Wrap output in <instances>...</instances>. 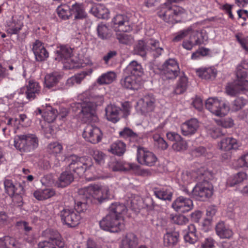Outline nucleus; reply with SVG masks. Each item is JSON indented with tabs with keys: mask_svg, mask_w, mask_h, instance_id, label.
<instances>
[{
	"mask_svg": "<svg viewBox=\"0 0 248 248\" xmlns=\"http://www.w3.org/2000/svg\"><path fill=\"white\" fill-rule=\"evenodd\" d=\"M68 167L66 170L59 176L56 185L59 187H64L70 185L74 180L72 170L79 177L85 176L89 180L108 178V174H103L100 170H96L93 166L92 159L87 156L78 157L71 155L68 158Z\"/></svg>",
	"mask_w": 248,
	"mask_h": 248,
	"instance_id": "obj_1",
	"label": "nucleus"
},
{
	"mask_svg": "<svg viewBox=\"0 0 248 248\" xmlns=\"http://www.w3.org/2000/svg\"><path fill=\"white\" fill-rule=\"evenodd\" d=\"M104 96L96 94L90 90L78 96V102L71 105L70 111L77 113L78 119L83 123L96 121V109L104 103Z\"/></svg>",
	"mask_w": 248,
	"mask_h": 248,
	"instance_id": "obj_2",
	"label": "nucleus"
},
{
	"mask_svg": "<svg viewBox=\"0 0 248 248\" xmlns=\"http://www.w3.org/2000/svg\"><path fill=\"white\" fill-rule=\"evenodd\" d=\"M125 206L119 202L112 203L108 214L100 221V226L104 230L113 232H118L124 228L123 216L126 212Z\"/></svg>",
	"mask_w": 248,
	"mask_h": 248,
	"instance_id": "obj_3",
	"label": "nucleus"
},
{
	"mask_svg": "<svg viewBox=\"0 0 248 248\" xmlns=\"http://www.w3.org/2000/svg\"><path fill=\"white\" fill-rule=\"evenodd\" d=\"M157 15L166 22L175 23L186 19L187 14L181 7L164 4L158 8Z\"/></svg>",
	"mask_w": 248,
	"mask_h": 248,
	"instance_id": "obj_4",
	"label": "nucleus"
},
{
	"mask_svg": "<svg viewBox=\"0 0 248 248\" xmlns=\"http://www.w3.org/2000/svg\"><path fill=\"white\" fill-rule=\"evenodd\" d=\"M79 193L83 199H93L99 202L109 198L110 193L108 186L101 184L91 185L81 188Z\"/></svg>",
	"mask_w": 248,
	"mask_h": 248,
	"instance_id": "obj_5",
	"label": "nucleus"
},
{
	"mask_svg": "<svg viewBox=\"0 0 248 248\" xmlns=\"http://www.w3.org/2000/svg\"><path fill=\"white\" fill-rule=\"evenodd\" d=\"M158 45V41L152 39L146 41L140 40L135 47V50L137 54L142 57L149 53L154 57H158L163 51V49L159 47Z\"/></svg>",
	"mask_w": 248,
	"mask_h": 248,
	"instance_id": "obj_6",
	"label": "nucleus"
},
{
	"mask_svg": "<svg viewBox=\"0 0 248 248\" xmlns=\"http://www.w3.org/2000/svg\"><path fill=\"white\" fill-rule=\"evenodd\" d=\"M14 145L21 152H31L38 147V140L32 134L19 135L15 139Z\"/></svg>",
	"mask_w": 248,
	"mask_h": 248,
	"instance_id": "obj_7",
	"label": "nucleus"
},
{
	"mask_svg": "<svg viewBox=\"0 0 248 248\" xmlns=\"http://www.w3.org/2000/svg\"><path fill=\"white\" fill-rule=\"evenodd\" d=\"M212 176L209 179L205 178V175L202 176L204 182L198 183L193 188L191 192V196L199 201H205L210 198L213 194V186L212 184L207 182L208 180L211 179Z\"/></svg>",
	"mask_w": 248,
	"mask_h": 248,
	"instance_id": "obj_8",
	"label": "nucleus"
},
{
	"mask_svg": "<svg viewBox=\"0 0 248 248\" xmlns=\"http://www.w3.org/2000/svg\"><path fill=\"white\" fill-rule=\"evenodd\" d=\"M206 108L214 115L223 117L230 110L228 103L217 97L209 98L205 102Z\"/></svg>",
	"mask_w": 248,
	"mask_h": 248,
	"instance_id": "obj_9",
	"label": "nucleus"
},
{
	"mask_svg": "<svg viewBox=\"0 0 248 248\" xmlns=\"http://www.w3.org/2000/svg\"><path fill=\"white\" fill-rule=\"evenodd\" d=\"M43 235L47 238L48 241H43L38 244V248H56L55 244L59 248H63L64 242L60 233L56 231L47 229L43 232Z\"/></svg>",
	"mask_w": 248,
	"mask_h": 248,
	"instance_id": "obj_10",
	"label": "nucleus"
},
{
	"mask_svg": "<svg viewBox=\"0 0 248 248\" xmlns=\"http://www.w3.org/2000/svg\"><path fill=\"white\" fill-rule=\"evenodd\" d=\"M205 175V178L209 179L212 176V171L208 170L205 167L201 166L197 171H186L182 173L181 181L184 185H187L196 180H202V176Z\"/></svg>",
	"mask_w": 248,
	"mask_h": 248,
	"instance_id": "obj_11",
	"label": "nucleus"
},
{
	"mask_svg": "<svg viewBox=\"0 0 248 248\" xmlns=\"http://www.w3.org/2000/svg\"><path fill=\"white\" fill-rule=\"evenodd\" d=\"M62 223L70 228H74L79 224L81 219L80 215L72 209L65 208L61 212Z\"/></svg>",
	"mask_w": 248,
	"mask_h": 248,
	"instance_id": "obj_12",
	"label": "nucleus"
},
{
	"mask_svg": "<svg viewBox=\"0 0 248 248\" xmlns=\"http://www.w3.org/2000/svg\"><path fill=\"white\" fill-rule=\"evenodd\" d=\"M155 102V98L152 94L145 95L137 101L136 109L138 112L145 115L154 110Z\"/></svg>",
	"mask_w": 248,
	"mask_h": 248,
	"instance_id": "obj_13",
	"label": "nucleus"
},
{
	"mask_svg": "<svg viewBox=\"0 0 248 248\" xmlns=\"http://www.w3.org/2000/svg\"><path fill=\"white\" fill-rule=\"evenodd\" d=\"M102 137V133L101 130L92 124H88L83 132V137L85 140L93 144L99 142Z\"/></svg>",
	"mask_w": 248,
	"mask_h": 248,
	"instance_id": "obj_14",
	"label": "nucleus"
},
{
	"mask_svg": "<svg viewBox=\"0 0 248 248\" xmlns=\"http://www.w3.org/2000/svg\"><path fill=\"white\" fill-rule=\"evenodd\" d=\"M138 162L142 165L153 166L157 161L156 155L152 152L144 148H138L137 154Z\"/></svg>",
	"mask_w": 248,
	"mask_h": 248,
	"instance_id": "obj_15",
	"label": "nucleus"
},
{
	"mask_svg": "<svg viewBox=\"0 0 248 248\" xmlns=\"http://www.w3.org/2000/svg\"><path fill=\"white\" fill-rule=\"evenodd\" d=\"M112 26L116 32H127L131 30L128 17L124 15H117L112 20Z\"/></svg>",
	"mask_w": 248,
	"mask_h": 248,
	"instance_id": "obj_16",
	"label": "nucleus"
},
{
	"mask_svg": "<svg viewBox=\"0 0 248 248\" xmlns=\"http://www.w3.org/2000/svg\"><path fill=\"white\" fill-rule=\"evenodd\" d=\"M163 72L166 78L173 79L179 72L178 64L174 59L167 60L162 65Z\"/></svg>",
	"mask_w": 248,
	"mask_h": 248,
	"instance_id": "obj_17",
	"label": "nucleus"
},
{
	"mask_svg": "<svg viewBox=\"0 0 248 248\" xmlns=\"http://www.w3.org/2000/svg\"><path fill=\"white\" fill-rule=\"evenodd\" d=\"M193 202L189 198L179 196L172 202L171 206L176 212L185 213L193 208Z\"/></svg>",
	"mask_w": 248,
	"mask_h": 248,
	"instance_id": "obj_18",
	"label": "nucleus"
},
{
	"mask_svg": "<svg viewBox=\"0 0 248 248\" xmlns=\"http://www.w3.org/2000/svg\"><path fill=\"white\" fill-rule=\"evenodd\" d=\"M32 49L37 61H44L48 57V52L45 48L43 44L39 40H36L33 43Z\"/></svg>",
	"mask_w": 248,
	"mask_h": 248,
	"instance_id": "obj_19",
	"label": "nucleus"
},
{
	"mask_svg": "<svg viewBox=\"0 0 248 248\" xmlns=\"http://www.w3.org/2000/svg\"><path fill=\"white\" fill-rule=\"evenodd\" d=\"M248 69V63L245 61L239 64L236 68L235 80L244 85L243 89H248V80L246 79Z\"/></svg>",
	"mask_w": 248,
	"mask_h": 248,
	"instance_id": "obj_20",
	"label": "nucleus"
},
{
	"mask_svg": "<svg viewBox=\"0 0 248 248\" xmlns=\"http://www.w3.org/2000/svg\"><path fill=\"white\" fill-rule=\"evenodd\" d=\"M197 76L202 79L213 80L217 76V70L214 66L202 67L196 70Z\"/></svg>",
	"mask_w": 248,
	"mask_h": 248,
	"instance_id": "obj_21",
	"label": "nucleus"
},
{
	"mask_svg": "<svg viewBox=\"0 0 248 248\" xmlns=\"http://www.w3.org/2000/svg\"><path fill=\"white\" fill-rule=\"evenodd\" d=\"M72 49L67 46H62L56 51L55 60L63 63H69L72 55Z\"/></svg>",
	"mask_w": 248,
	"mask_h": 248,
	"instance_id": "obj_22",
	"label": "nucleus"
},
{
	"mask_svg": "<svg viewBox=\"0 0 248 248\" xmlns=\"http://www.w3.org/2000/svg\"><path fill=\"white\" fill-rule=\"evenodd\" d=\"M218 146L220 149L227 151L237 149L240 146V143L232 137H227L220 140Z\"/></svg>",
	"mask_w": 248,
	"mask_h": 248,
	"instance_id": "obj_23",
	"label": "nucleus"
},
{
	"mask_svg": "<svg viewBox=\"0 0 248 248\" xmlns=\"http://www.w3.org/2000/svg\"><path fill=\"white\" fill-rule=\"evenodd\" d=\"M105 111L107 120L114 123H117L122 117L121 108L114 105H108Z\"/></svg>",
	"mask_w": 248,
	"mask_h": 248,
	"instance_id": "obj_24",
	"label": "nucleus"
},
{
	"mask_svg": "<svg viewBox=\"0 0 248 248\" xmlns=\"http://www.w3.org/2000/svg\"><path fill=\"white\" fill-rule=\"evenodd\" d=\"M217 234L221 239H230L233 235V232L230 226L224 222H218L216 227Z\"/></svg>",
	"mask_w": 248,
	"mask_h": 248,
	"instance_id": "obj_25",
	"label": "nucleus"
},
{
	"mask_svg": "<svg viewBox=\"0 0 248 248\" xmlns=\"http://www.w3.org/2000/svg\"><path fill=\"white\" fill-rule=\"evenodd\" d=\"M199 126L198 120L196 119H191L182 124V133L184 136L191 135L196 132Z\"/></svg>",
	"mask_w": 248,
	"mask_h": 248,
	"instance_id": "obj_26",
	"label": "nucleus"
},
{
	"mask_svg": "<svg viewBox=\"0 0 248 248\" xmlns=\"http://www.w3.org/2000/svg\"><path fill=\"white\" fill-rule=\"evenodd\" d=\"M180 235L176 231L167 232L163 236V243L165 247L172 248L179 241Z\"/></svg>",
	"mask_w": 248,
	"mask_h": 248,
	"instance_id": "obj_27",
	"label": "nucleus"
},
{
	"mask_svg": "<svg viewBox=\"0 0 248 248\" xmlns=\"http://www.w3.org/2000/svg\"><path fill=\"white\" fill-rule=\"evenodd\" d=\"M244 85L241 82L235 80L232 83H229L226 87V93L230 96H235L237 94L242 93L248 89H243Z\"/></svg>",
	"mask_w": 248,
	"mask_h": 248,
	"instance_id": "obj_28",
	"label": "nucleus"
},
{
	"mask_svg": "<svg viewBox=\"0 0 248 248\" xmlns=\"http://www.w3.org/2000/svg\"><path fill=\"white\" fill-rule=\"evenodd\" d=\"M121 83L123 87L131 90H138L141 85L140 78L130 75L122 79Z\"/></svg>",
	"mask_w": 248,
	"mask_h": 248,
	"instance_id": "obj_29",
	"label": "nucleus"
},
{
	"mask_svg": "<svg viewBox=\"0 0 248 248\" xmlns=\"http://www.w3.org/2000/svg\"><path fill=\"white\" fill-rule=\"evenodd\" d=\"M109 168L113 171H127L134 169L133 164L117 161L112 158L108 163Z\"/></svg>",
	"mask_w": 248,
	"mask_h": 248,
	"instance_id": "obj_30",
	"label": "nucleus"
},
{
	"mask_svg": "<svg viewBox=\"0 0 248 248\" xmlns=\"http://www.w3.org/2000/svg\"><path fill=\"white\" fill-rule=\"evenodd\" d=\"M25 88L27 99L29 100L33 99L40 90V87L38 83L32 79L29 81L26 87Z\"/></svg>",
	"mask_w": 248,
	"mask_h": 248,
	"instance_id": "obj_31",
	"label": "nucleus"
},
{
	"mask_svg": "<svg viewBox=\"0 0 248 248\" xmlns=\"http://www.w3.org/2000/svg\"><path fill=\"white\" fill-rule=\"evenodd\" d=\"M190 35V39L193 40L196 45L204 44L207 43L208 39L205 30H202L200 31H192L191 29Z\"/></svg>",
	"mask_w": 248,
	"mask_h": 248,
	"instance_id": "obj_32",
	"label": "nucleus"
},
{
	"mask_svg": "<svg viewBox=\"0 0 248 248\" xmlns=\"http://www.w3.org/2000/svg\"><path fill=\"white\" fill-rule=\"evenodd\" d=\"M125 71L127 74L140 78L143 73L141 65L135 61H132L127 65Z\"/></svg>",
	"mask_w": 248,
	"mask_h": 248,
	"instance_id": "obj_33",
	"label": "nucleus"
},
{
	"mask_svg": "<svg viewBox=\"0 0 248 248\" xmlns=\"http://www.w3.org/2000/svg\"><path fill=\"white\" fill-rule=\"evenodd\" d=\"M138 238L133 233H127L123 238L120 248H136L138 245Z\"/></svg>",
	"mask_w": 248,
	"mask_h": 248,
	"instance_id": "obj_34",
	"label": "nucleus"
},
{
	"mask_svg": "<svg viewBox=\"0 0 248 248\" xmlns=\"http://www.w3.org/2000/svg\"><path fill=\"white\" fill-rule=\"evenodd\" d=\"M247 178V174L244 172H239L230 176L227 184L230 186H236L237 188L241 186L242 183Z\"/></svg>",
	"mask_w": 248,
	"mask_h": 248,
	"instance_id": "obj_35",
	"label": "nucleus"
},
{
	"mask_svg": "<svg viewBox=\"0 0 248 248\" xmlns=\"http://www.w3.org/2000/svg\"><path fill=\"white\" fill-rule=\"evenodd\" d=\"M90 11L95 16L98 18L107 19L109 16L108 10L104 5L101 4L93 6Z\"/></svg>",
	"mask_w": 248,
	"mask_h": 248,
	"instance_id": "obj_36",
	"label": "nucleus"
},
{
	"mask_svg": "<svg viewBox=\"0 0 248 248\" xmlns=\"http://www.w3.org/2000/svg\"><path fill=\"white\" fill-rule=\"evenodd\" d=\"M4 185L6 192L11 197L19 194L20 191L22 189L19 185L14 184L13 182L9 179H5Z\"/></svg>",
	"mask_w": 248,
	"mask_h": 248,
	"instance_id": "obj_37",
	"label": "nucleus"
},
{
	"mask_svg": "<svg viewBox=\"0 0 248 248\" xmlns=\"http://www.w3.org/2000/svg\"><path fill=\"white\" fill-rule=\"evenodd\" d=\"M108 151L113 155L121 156L126 151V145L122 141L117 140L110 145Z\"/></svg>",
	"mask_w": 248,
	"mask_h": 248,
	"instance_id": "obj_38",
	"label": "nucleus"
},
{
	"mask_svg": "<svg viewBox=\"0 0 248 248\" xmlns=\"http://www.w3.org/2000/svg\"><path fill=\"white\" fill-rule=\"evenodd\" d=\"M186 232L184 237L186 242L190 244H194L198 239L197 231L195 226L193 224L188 226L187 229L186 230Z\"/></svg>",
	"mask_w": 248,
	"mask_h": 248,
	"instance_id": "obj_39",
	"label": "nucleus"
},
{
	"mask_svg": "<svg viewBox=\"0 0 248 248\" xmlns=\"http://www.w3.org/2000/svg\"><path fill=\"white\" fill-rule=\"evenodd\" d=\"M55 194V191L52 188H47L44 189H38L34 192V196L38 200L47 199Z\"/></svg>",
	"mask_w": 248,
	"mask_h": 248,
	"instance_id": "obj_40",
	"label": "nucleus"
},
{
	"mask_svg": "<svg viewBox=\"0 0 248 248\" xmlns=\"http://www.w3.org/2000/svg\"><path fill=\"white\" fill-rule=\"evenodd\" d=\"M154 192L157 198L162 200H170L172 197V192L169 187L155 188Z\"/></svg>",
	"mask_w": 248,
	"mask_h": 248,
	"instance_id": "obj_41",
	"label": "nucleus"
},
{
	"mask_svg": "<svg viewBox=\"0 0 248 248\" xmlns=\"http://www.w3.org/2000/svg\"><path fill=\"white\" fill-rule=\"evenodd\" d=\"M116 78V74L114 72L109 71L101 75L97 79L100 84H108L113 82Z\"/></svg>",
	"mask_w": 248,
	"mask_h": 248,
	"instance_id": "obj_42",
	"label": "nucleus"
},
{
	"mask_svg": "<svg viewBox=\"0 0 248 248\" xmlns=\"http://www.w3.org/2000/svg\"><path fill=\"white\" fill-rule=\"evenodd\" d=\"M60 78V75L56 72L46 75L45 79L46 86L49 88L55 86L59 82Z\"/></svg>",
	"mask_w": 248,
	"mask_h": 248,
	"instance_id": "obj_43",
	"label": "nucleus"
},
{
	"mask_svg": "<svg viewBox=\"0 0 248 248\" xmlns=\"http://www.w3.org/2000/svg\"><path fill=\"white\" fill-rule=\"evenodd\" d=\"M58 115L57 110L52 108L51 107H48L46 110L43 113L42 117L44 120L48 123L53 122Z\"/></svg>",
	"mask_w": 248,
	"mask_h": 248,
	"instance_id": "obj_44",
	"label": "nucleus"
},
{
	"mask_svg": "<svg viewBox=\"0 0 248 248\" xmlns=\"http://www.w3.org/2000/svg\"><path fill=\"white\" fill-rule=\"evenodd\" d=\"M98 36L102 39H107L110 37L111 32L108 27L105 24H99L97 28Z\"/></svg>",
	"mask_w": 248,
	"mask_h": 248,
	"instance_id": "obj_45",
	"label": "nucleus"
},
{
	"mask_svg": "<svg viewBox=\"0 0 248 248\" xmlns=\"http://www.w3.org/2000/svg\"><path fill=\"white\" fill-rule=\"evenodd\" d=\"M25 90V88H22L16 91L13 94L9 95L8 97L10 99H16L17 100L18 103H25L26 101L24 100V99L25 98L27 99V95Z\"/></svg>",
	"mask_w": 248,
	"mask_h": 248,
	"instance_id": "obj_46",
	"label": "nucleus"
},
{
	"mask_svg": "<svg viewBox=\"0 0 248 248\" xmlns=\"http://www.w3.org/2000/svg\"><path fill=\"white\" fill-rule=\"evenodd\" d=\"M58 16L63 19L68 18L72 14L71 9L67 4H62L58 6L57 9Z\"/></svg>",
	"mask_w": 248,
	"mask_h": 248,
	"instance_id": "obj_47",
	"label": "nucleus"
},
{
	"mask_svg": "<svg viewBox=\"0 0 248 248\" xmlns=\"http://www.w3.org/2000/svg\"><path fill=\"white\" fill-rule=\"evenodd\" d=\"M23 17H19V19L16 21L14 17L13 18V23L11 24V26L8 29L9 33L12 34H16L22 29L23 23L22 21Z\"/></svg>",
	"mask_w": 248,
	"mask_h": 248,
	"instance_id": "obj_48",
	"label": "nucleus"
},
{
	"mask_svg": "<svg viewBox=\"0 0 248 248\" xmlns=\"http://www.w3.org/2000/svg\"><path fill=\"white\" fill-rule=\"evenodd\" d=\"M233 166L236 168H248V153L242 155L233 162Z\"/></svg>",
	"mask_w": 248,
	"mask_h": 248,
	"instance_id": "obj_49",
	"label": "nucleus"
},
{
	"mask_svg": "<svg viewBox=\"0 0 248 248\" xmlns=\"http://www.w3.org/2000/svg\"><path fill=\"white\" fill-rule=\"evenodd\" d=\"M187 87V78L185 76L181 77L177 83L175 92L177 94H181L186 90Z\"/></svg>",
	"mask_w": 248,
	"mask_h": 248,
	"instance_id": "obj_50",
	"label": "nucleus"
},
{
	"mask_svg": "<svg viewBox=\"0 0 248 248\" xmlns=\"http://www.w3.org/2000/svg\"><path fill=\"white\" fill-rule=\"evenodd\" d=\"M207 134L214 139H217L222 135L221 130L214 124H209L206 127Z\"/></svg>",
	"mask_w": 248,
	"mask_h": 248,
	"instance_id": "obj_51",
	"label": "nucleus"
},
{
	"mask_svg": "<svg viewBox=\"0 0 248 248\" xmlns=\"http://www.w3.org/2000/svg\"><path fill=\"white\" fill-rule=\"evenodd\" d=\"M247 103V100L242 97H237L232 103L231 109L236 111L243 108Z\"/></svg>",
	"mask_w": 248,
	"mask_h": 248,
	"instance_id": "obj_52",
	"label": "nucleus"
},
{
	"mask_svg": "<svg viewBox=\"0 0 248 248\" xmlns=\"http://www.w3.org/2000/svg\"><path fill=\"white\" fill-rule=\"evenodd\" d=\"M72 14H75L76 18L82 19L86 17V14L84 12L81 5L73 4L71 8Z\"/></svg>",
	"mask_w": 248,
	"mask_h": 248,
	"instance_id": "obj_53",
	"label": "nucleus"
},
{
	"mask_svg": "<svg viewBox=\"0 0 248 248\" xmlns=\"http://www.w3.org/2000/svg\"><path fill=\"white\" fill-rule=\"evenodd\" d=\"M47 152L52 154H58L62 152V146L58 142L50 143L47 146Z\"/></svg>",
	"mask_w": 248,
	"mask_h": 248,
	"instance_id": "obj_54",
	"label": "nucleus"
},
{
	"mask_svg": "<svg viewBox=\"0 0 248 248\" xmlns=\"http://www.w3.org/2000/svg\"><path fill=\"white\" fill-rule=\"evenodd\" d=\"M125 32H117V38L121 43L129 44L133 42L132 37L125 33Z\"/></svg>",
	"mask_w": 248,
	"mask_h": 248,
	"instance_id": "obj_55",
	"label": "nucleus"
},
{
	"mask_svg": "<svg viewBox=\"0 0 248 248\" xmlns=\"http://www.w3.org/2000/svg\"><path fill=\"white\" fill-rule=\"evenodd\" d=\"M217 125L226 128H231L234 125L233 119L230 117H227L222 120H216Z\"/></svg>",
	"mask_w": 248,
	"mask_h": 248,
	"instance_id": "obj_56",
	"label": "nucleus"
},
{
	"mask_svg": "<svg viewBox=\"0 0 248 248\" xmlns=\"http://www.w3.org/2000/svg\"><path fill=\"white\" fill-rule=\"evenodd\" d=\"M172 149L177 152H182L186 150L187 148V145L186 141L184 140L182 138L178 141H176L172 144Z\"/></svg>",
	"mask_w": 248,
	"mask_h": 248,
	"instance_id": "obj_57",
	"label": "nucleus"
},
{
	"mask_svg": "<svg viewBox=\"0 0 248 248\" xmlns=\"http://www.w3.org/2000/svg\"><path fill=\"white\" fill-rule=\"evenodd\" d=\"M191 31V27H190L187 29L182 30L176 33L175 36L173 39L174 42H179L184 37L190 35Z\"/></svg>",
	"mask_w": 248,
	"mask_h": 248,
	"instance_id": "obj_58",
	"label": "nucleus"
},
{
	"mask_svg": "<svg viewBox=\"0 0 248 248\" xmlns=\"http://www.w3.org/2000/svg\"><path fill=\"white\" fill-rule=\"evenodd\" d=\"M93 156L97 164L102 165L104 163L106 155L102 152L98 150L93 151Z\"/></svg>",
	"mask_w": 248,
	"mask_h": 248,
	"instance_id": "obj_59",
	"label": "nucleus"
},
{
	"mask_svg": "<svg viewBox=\"0 0 248 248\" xmlns=\"http://www.w3.org/2000/svg\"><path fill=\"white\" fill-rule=\"evenodd\" d=\"M155 144L162 150H165L168 148V144L166 141L158 135H155L153 137Z\"/></svg>",
	"mask_w": 248,
	"mask_h": 248,
	"instance_id": "obj_60",
	"label": "nucleus"
},
{
	"mask_svg": "<svg viewBox=\"0 0 248 248\" xmlns=\"http://www.w3.org/2000/svg\"><path fill=\"white\" fill-rule=\"evenodd\" d=\"M235 37L241 46L248 51V37H244L241 33H239L235 35Z\"/></svg>",
	"mask_w": 248,
	"mask_h": 248,
	"instance_id": "obj_61",
	"label": "nucleus"
},
{
	"mask_svg": "<svg viewBox=\"0 0 248 248\" xmlns=\"http://www.w3.org/2000/svg\"><path fill=\"white\" fill-rule=\"evenodd\" d=\"M122 108L121 109V113H123L122 116L126 117L129 115L132 108V105L129 102L126 101L122 103Z\"/></svg>",
	"mask_w": 248,
	"mask_h": 248,
	"instance_id": "obj_62",
	"label": "nucleus"
},
{
	"mask_svg": "<svg viewBox=\"0 0 248 248\" xmlns=\"http://www.w3.org/2000/svg\"><path fill=\"white\" fill-rule=\"evenodd\" d=\"M11 218L6 213L3 211L0 212V228H3L10 223Z\"/></svg>",
	"mask_w": 248,
	"mask_h": 248,
	"instance_id": "obj_63",
	"label": "nucleus"
},
{
	"mask_svg": "<svg viewBox=\"0 0 248 248\" xmlns=\"http://www.w3.org/2000/svg\"><path fill=\"white\" fill-rule=\"evenodd\" d=\"M75 208L77 213L79 214V213L83 212L87 209V202L84 201H78L76 202Z\"/></svg>",
	"mask_w": 248,
	"mask_h": 248,
	"instance_id": "obj_64",
	"label": "nucleus"
}]
</instances>
